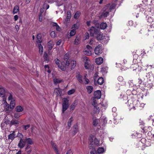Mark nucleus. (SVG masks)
Listing matches in <instances>:
<instances>
[{
	"label": "nucleus",
	"instance_id": "1",
	"mask_svg": "<svg viewBox=\"0 0 154 154\" xmlns=\"http://www.w3.org/2000/svg\"><path fill=\"white\" fill-rule=\"evenodd\" d=\"M150 74L149 72L146 73V74L141 73L138 79V82L139 84H141L143 82L146 83L147 82L149 84L151 82Z\"/></svg>",
	"mask_w": 154,
	"mask_h": 154
},
{
	"label": "nucleus",
	"instance_id": "2",
	"mask_svg": "<svg viewBox=\"0 0 154 154\" xmlns=\"http://www.w3.org/2000/svg\"><path fill=\"white\" fill-rule=\"evenodd\" d=\"M94 137L92 135L90 136V138L89 139V141L90 142V144L91 145L90 146V149H91V147L92 148V150H91L90 152V154H96V151L95 150L94 147H93V146H97L99 144V141L96 138H93Z\"/></svg>",
	"mask_w": 154,
	"mask_h": 154
},
{
	"label": "nucleus",
	"instance_id": "3",
	"mask_svg": "<svg viewBox=\"0 0 154 154\" xmlns=\"http://www.w3.org/2000/svg\"><path fill=\"white\" fill-rule=\"evenodd\" d=\"M116 5V3L112 4L111 5L110 4L106 5L103 8V10L104 11L102 14L101 16L105 17H107L108 15L109 12L115 8Z\"/></svg>",
	"mask_w": 154,
	"mask_h": 154
},
{
	"label": "nucleus",
	"instance_id": "4",
	"mask_svg": "<svg viewBox=\"0 0 154 154\" xmlns=\"http://www.w3.org/2000/svg\"><path fill=\"white\" fill-rule=\"evenodd\" d=\"M128 103L130 110L133 109V110H134L136 109V105L137 103V101L136 100H135L134 99L131 98L128 100Z\"/></svg>",
	"mask_w": 154,
	"mask_h": 154
},
{
	"label": "nucleus",
	"instance_id": "5",
	"mask_svg": "<svg viewBox=\"0 0 154 154\" xmlns=\"http://www.w3.org/2000/svg\"><path fill=\"white\" fill-rule=\"evenodd\" d=\"M106 122L107 120L106 118H104V119L101 118L100 119H97L93 120V124L94 126H96L98 124L100 126L101 125L103 126L106 124Z\"/></svg>",
	"mask_w": 154,
	"mask_h": 154
},
{
	"label": "nucleus",
	"instance_id": "6",
	"mask_svg": "<svg viewBox=\"0 0 154 154\" xmlns=\"http://www.w3.org/2000/svg\"><path fill=\"white\" fill-rule=\"evenodd\" d=\"M7 91L3 87L0 86V97L6 99V95L8 94Z\"/></svg>",
	"mask_w": 154,
	"mask_h": 154
},
{
	"label": "nucleus",
	"instance_id": "7",
	"mask_svg": "<svg viewBox=\"0 0 154 154\" xmlns=\"http://www.w3.org/2000/svg\"><path fill=\"white\" fill-rule=\"evenodd\" d=\"M93 51L92 48L89 45H87L84 50V53L87 55H91Z\"/></svg>",
	"mask_w": 154,
	"mask_h": 154
},
{
	"label": "nucleus",
	"instance_id": "8",
	"mask_svg": "<svg viewBox=\"0 0 154 154\" xmlns=\"http://www.w3.org/2000/svg\"><path fill=\"white\" fill-rule=\"evenodd\" d=\"M103 50L102 45H99L95 48L94 50V53L96 54L99 55L102 53Z\"/></svg>",
	"mask_w": 154,
	"mask_h": 154
},
{
	"label": "nucleus",
	"instance_id": "9",
	"mask_svg": "<svg viewBox=\"0 0 154 154\" xmlns=\"http://www.w3.org/2000/svg\"><path fill=\"white\" fill-rule=\"evenodd\" d=\"M89 31L90 35L91 36H94V34H97L99 32L98 29L94 26L91 27L89 30Z\"/></svg>",
	"mask_w": 154,
	"mask_h": 154
},
{
	"label": "nucleus",
	"instance_id": "10",
	"mask_svg": "<svg viewBox=\"0 0 154 154\" xmlns=\"http://www.w3.org/2000/svg\"><path fill=\"white\" fill-rule=\"evenodd\" d=\"M101 106H103L104 107H106L107 106V105L106 104L104 105L103 104H98L97 105L94 106V110L95 111V113L99 112L100 109H101Z\"/></svg>",
	"mask_w": 154,
	"mask_h": 154
},
{
	"label": "nucleus",
	"instance_id": "11",
	"mask_svg": "<svg viewBox=\"0 0 154 154\" xmlns=\"http://www.w3.org/2000/svg\"><path fill=\"white\" fill-rule=\"evenodd\" d=\"M131 69H132L133 71L137 70L139 71L141 70V68L140 67H139L137 64H134L131 65Z\"/></svg>",
	"mask_w": 154,
	"mask_h": 154
},
{
	"label": "nucleus",
	"instance_id": "12",
	"mask_svg": "<svg viewBox=\"0 0 154 154\" xmlns=\"http://www.w3.org/2000/svg\"><path fill=\"white\" fill-rule=\"evenodd\" d=\"M94 95L95 98L100 99L101 95V92L100 90L96 91L94 92Z\"/></svg>",
	"mask_w": 154,
	"mask_h": 154
},
{
	"label": "nucleus",
	"instance_id": "13",
	"mask_svg": "<svg viewBox=\"0 0 154 154\" xmlns=\"http://www.w3.org/2000/svg\"><path fill=\"white\" fill-rule=\"evenodd\" d=\"M85 62V68H88V65L91 63V61L87 57H85L84 59Z\"/></svg>",
	"mask_w": 154,
	"mask_h": 154
},
{
	"label": "nucleus",
	"instance_id": "14",
	"mask_svg": "<svg viewBox=\"0 0 154 154\" xmlns=\"http://www.w3.org/2000/svg\"><path fill=\"white\" fill-rule=\"evenodd\" d=\"M26 144L25 141L24 139H21L18 144V146L20 148H23Z\"/></svg>",
	"mask_w": 154,
	"mask_h": 154
},
{
	"label": "nucleus",
	"instance_id": "15",
	"mask_svg": "<svg viewBox=\"0 0 154 154\" xmlns=\"http://www.w3.org/2000/svg\"><path fill=\"white\" fill-rule=\"evenodd\" d=\"M95 62L97 64L100 65L103 63V59L101 57H99L96 59Z\"/></svg>",
	"mask_w": 154,
	"mask_h": 154
},
{
	"label": "nucleus",
	"instance_id": "16",
	"mask_svg": "<svg viewBox=\"0 0 154 154\" xmlns=\"http://www.w3.org/2000/svg\"><path fill=\"white\" fill-rule=\"evenodd\" d=\"M76 64V61L74 60H71L70 61V65L71 66V69H72L75 68Z\"/></svg>",
	"mask_w": 154,
	"mask_h": 154
},
{
	"label": "nucleus",
	"instance_id": "17",
	"mask_svg": "<svg viewBox=\"0 0 154 154\" xmlns=\"http://www.w3.org/2000/svg\"><path fill=\"white\" fill-rule=\"evenodd\" d=\"M58 67L62 71H65L66 70V67L64 66V62H62L58 65Z\"/></svg>",
	"mask_w": 154,
	"mask_h": 154
},
{
	"label": "nucleus",
	"instance_id": "18",
	"mask_svg": "<svg viewBox=\"0 0 154 154\" xmlns=\"http://www.w3.org/2000/svg\"><path fill=\"white\" fill-rule=\"evenodd\" d=\"M97 34V38L98 40H102L104 38V37L103 36V34L101 32H99Z\"/></svg>",
	"mask_w": 154,
	"mask_h": 154
},
{
	"label": "nucleus",
	"instance_id": "19",
	"mask_svg": "<svg viewBox=\"0 0 154 154\" xmlns=\"http://www.w3.org/2000/svg\"><path fill=\"white\" fill-rule=\"evenodd\" d=\"M77 74L76 77L77 80L80 83H83V81L82 80V76L79 73H77Z\"/></svg>",
	"mask_w": 154,
	"mask_h": 154
},
{
	"label": "nucleus",
	"instance_id": "20",
	"mask_svg": "<svg viewBox=\"0 0 154 154\" xmlns=\"http://www.w3.org/2000/svg\"><path fill=\"white\" fill-rule=\"evenodd\" d=\"M15 138V134L14 131L12 133L8 135V139L9 140H12Z\"/></svg>",
	"mask_w": 154,
	"mask_h": 154
},
{
	"label": "nucleus",
	"instance_id": "21",
	"mask_svg": "<svg viewBox=\"0 0 154 154\" xmlns=\"http://www.w3.org/2000/svg\"><path fill=\"white\" fill-rule=\"evenodd\" d=\"M15 109L17 112H21L23 110V107L20 106H17Z\"/></svg>",
	"mask_w": 154,
	"mask_h": 154
},
{
	"label": "nucleus",
	"instance_id": "22",
	"mask_svg": "<svg viewBox=\"0 0 154 154\" xmlns=\"http://www.w3.org/2000/svg\"><path fill=\"white\" fill-rule=\"evenodd\" d=\"M54 44L51 41H49L48 43V46L49 50H51L53 48Z\"/></svg>",
	"mask_w": 154,
	"mask_h": 154
},
{
	"label": "nucleus",
	"instance_id": "23",
	"mask_svg": "<svg viewBox=\"0 0 154 154\" xmlns=\"http://www.w3.org/2000/svg\"><path fill=\"white\" fill-rule=\"evenodd\" d=\"M105 151L103 147H99L97 150V152L98 154L102 153Z\"/></svg>",
	"mask_w": 154,
	"mask_h": 154
},
{
	"label": "nucleus",
	"instance_id": "24",
	"mask_svg": "<svg viewBox=\"0 0 154 154\" xmlns=\"http://www.w3.org/2000/svg\"><path fill=\"white\" fill-rule=\"evenodd\" d=\"M107 26V24L105 23H101L100 25V28L102 29H105Z\"/></svg>",
	"mask_w": 154,
	"mask_h": 154
},
{
	"label": "nucleus",
	"instance_id": "25",
	"mask_svg": "<svg viewBox=\"0 0 154 154\" xmlns=\"http://www.w3.org/2000/svg\"><path fill=\"white\" fill-rule=\"evenodd\" d=\"M25 141V143H27L30 145L33 144V141L31 138H26L24 140Z\"/></svg>",
	"mask_w": 154,
	"mask_h": 154
},
{
	"label": "nucleus",
	"instance_id": "26",
	"mask_svg": "<svg viewBox=\"0 0 154 154\" xmlns=\"http://www.w3.org/2000/svg\"><path fill=\"white\" fill-rule=\"evenodd\" d=\"M68 105L67 104L63 103L62 106V112L63 113L68 109Z\"/></svg>",
	"mask_w": 154,
	"mask_h": 154
},
{
	"label": "nucleus",
	"instance_id": "27",
	"mask_svg": "<svg viewBox=\"0 0 154 154\" xmlns=\"http://www.w3.org/2000/svg\"><path fill=\"white\" fill-rule=\"evenodd\" d=\"M37 39V42L40 43L42 42V36L40 33H38L37 34L36 37Z\"/></svg>",
	"mask_w": 154,
	"mask_h": 154
},
{
	"label": "nucleus",
	"instance_id": "28",
	"mask_svg": "<svg viewBox=\"0 0 154 154\" xmlns=\"http://www.w3.org/2000/svg\"><path fill=\"white\" fill-rule=\"evenodd\" d=\"M54 93L56 94L57 96H60L61 93V91L59 88H56L55 89Z\"/></svg>",
	"mask_w": 154,
	"mask_h": 154
},
{
	"label": "nucleus",
	"instance_id": "29",
	"mask_svg": "<svg viewBox=\"0 0 154 154\" xmlns=\"http://www.w3.org/2000/svg\"><path fill=\"white\" fill-rule=\"evenodd\" d=\"M15 105V100H14L11 101L10 103V108L13 109Z\"/></svg>",
	"mask_w": 154,
	"mask_h": 154
},
{
	"label": "nucleus",
	"instance_id": "30",
	"mask_svg": "<svg viewBox=\"0 0 154 154\" xmlns=\"http://www.w3.org/2000/svg\"><path fill=\"white\" fill-rule=\"evenodd\" d=\"M103 79L102 77H100L97 81V83L100 85H102L103 83Z\"/></svg>",
	"mask_w": 154,
	"mask_h": 154
},
{
	"label": "nucleus",
	"instance_id": "31",
	"mask_svg": "<svg viewBox=\"0 0 154 154\" xmlns=\"http://www.w3.org/2000/svg\"><path fill=\"white\" fill-rule=\"evenodd\" d=\"M86 88L87 90V91L89 94H90L93 91V88L91 86H88Z\"/></svg>",
	"mask_w": 154,
	"mask_h": 154
},
{
	"label": "nucleus",
	"instance_id": "32",
	"mask_svg": "<svg viewBox=\"0 0 154 154\" xmlns=\"http://www.w3.org/2000/svg\"><path fill=\"white\" fill-rule=\"evenodd\" d=\"M19 11V8L17 5L15 6L13 10L14 14H16Z\"/></svg>",
	"mask_w": 154,
	"mask_h": 154
},
{
	"label": "nucleus",
	"instance_id": "33",
	"mask_svg": "<svg viewBox=\"0 0 154 154\" xmlns=\"http://www.w3.org/2000/svg\"><path fill=\"white\" fill-rule=\"evenodd\" d=\"M88 68H86V69H89L90 71L93 70L94 68V65L93 64L90 63L89 65H88Z\"/></svg>",
	"mask_w": 154,
	"mask_h": 154
},
{
	"label": "nucleus",
	"instance_id": "34",
	"mask_svg": "<svg viewBox=\"0 0 154 154\" xmlns=\"http://www.w3.org/2000/svg\"><path fill=\"white\" fill-rule=\"evenodd\" d=\"M38 48L39 49V53L41 54H42L43 51V49L42 46L40 44L38 45Z\"/></svg>",
	"mask_w": 154,
	"mask_h": 154
},
{
	"label": "nucleus",
	"instance_id": "35",
	"mask_svg": "<svg viewBox=\"0 0 154 154\" xmlns=\"http://www.w3.org/2000/svg\"><path fill=\"white\" fill-rule=\"evenodd\" d=\"M28 149H29V150L27 151V153L30 154L31 153L32 150L31 149V146L29 145H28L25 148L26 151Z\"/></svg>",
	"mask_w": 154,
	"mask_h": 154
},
{
	"label": "nucleus",
	"instance_id": "36",
	"mask_svg": "<svg viewBox=\"0 0 154 154\" xmlns=\"http://www.w3.org/2000/svg\"><path fill=\"white\" fill-rule=\"evenodd\" d=\"M51 145H52V146L53 147L54 149L55 150V151L56 152L57 154H58V149L57 148V147L56 144L54 143H52Z\"/></svg>",
	"mask_w": 154,
	"mask_h": 154
},
{
	"label": "nucleus",
	"instance_id": "37",
	"mask_svg": "<svg viewBox=\"0 0 154 154\" xmlns=\"http://www.w3.org/2000/svg\"><path fill=\"white\" fill-rule=\"evenodd\" d=\"M73 132L74 134H75L78 131V128L76 126H74L73 127Z\"/></svg>",
	"mask_w": 154,
	"mask_h": 154
},
{
	"label": "nucleus",
	"instance_id": "38",
	"mask_svg": "<svg viewBox=\"0 0 154 154\" xmlns=\"http://www.w3.org/2000/svg\"><path fill=\"white\" fill-rule=\"evenodd\" d=\"M72 121H73L72 118V117H71L69 119V121L68 122V126L69 127V128L70 127V126L71 125L72 122Z\"/></svg>",
	"mask_w": 154,
	"mask_h": 154
},
{
	"label": "nucleus",
	"instance_id": "39",
	"mask_svg": "<svg viewBox=\"0 0 154 154\" xmlns=\"http://www.w3.org/2000/svg\"><path fill=\"white\" fill-rule=\"evenodd\" d=\"M80 40V39L79 38L76 37L74 41V44L76 45L78 44Z\"/></svg>",
	"mask_w": 154,
	"mask_h": 154
},
{
	"label": "nucleus",
	"instance_id": "40",
	"mask_svg": "<svg viewBox=\"0 0 154 154\" xmlns=\"http://www.w3.org/2000/svg\"><path fill=\"white\" fill-rule=\"evenodd\" d=\"M4 100H3L4 102L3 103V105H4V107L5 108L6 107H8L9 106V104L7 103V102H6L5 100V99H4Z\"/></svg>",
	"mask_w": 154,
	"mask_h": 154
},
{
	"label": "nucleus",
	"instance_id": "41",
	"mask_svg": "<svg viewBox=\"0 0 154 154\" xmlns=\"http://www.w3.org/2000/svg\"><path fill=\"white\" fill-rule=\"evenodd\" d=\"M56 35L54 31H52L50 33V36L52 38H55Z\"/></svg>",
	"mask_w": 154,
	"mask_h": 154
},
{
	"label": "nucleus",
	"instance_id": "42",
	"mask_svg": "<svg viewBox=\"0 0 154 154\" xmlns=\"http://www.w3.org/2000/svg\"><path fill=\"white\" fill-rule=\"evenodd\" d=\"M61 82V80L58 79H54V82L55 84L60 83Z\"/></svg>",
	"mask_w": 154,
	"mask_h": 154
},
{
	"label": "nucleus",
	"instance_id": "43",
	"mask_svg": "<svg viewBox=\"0 0 154 154\" xmlns=\"http://www.w3.org/2000/svg\"><path fill=\"white\" fill-rule=\"evenodd\" d=\"M80 12H77L75 14L74 16V18L75 19H77V18H78L79 17V15H80Z\"/></svg>",
	"mask_w": 154,
	"mask_h": 154
},
{
	"label": "nucleus",
	"instance_id": "44",
	"mask_svg": "<svg viewBox=\"0 0 154 154\" xmlns=\"http://www.w3.org/2000/svg\"><path fill=\"white\" fill-rule=\"evenodd\" d=\"M76 105V103L74 102L72 104V105H71V106L70 108V109L72 110H73L74 109L75 107V106Z\"/></svg>",
	"mask_w": 154,
	"mask_h": 154
},
{
	"label": "nucleus",
	"instance_id": "45",
	"mask_svg": "<svg viewBox=\"0 0 154 154\" xmlns=\"http://www.w3.org/2000/svg\"><path fill=\"white\" fill-rule=\"evenodd\" d=\"M11 124L12 125L17 124H18V122L17 120H13L11 121Z\"/></svg>",
	"mask_w": 154,
	"mask_h": 154
},
{
	"label": "nucleus",
	"instance_id": "46",
	"mask_svg": "<svg viewBox=\"0 0 154 154\" xmlns=\"http://www.w3.org/2000/svg\"><path fill=\"white\" fill-rule=\"evenodd\" d=\"M75 90L74 89H72L69 91L68 92V94L69 95H71L74 93Z\"/></svg>",
	"mask_w": 154,
	"mask_h": 154
},
{
	"label": "nucleus",
	"instance_id": "47",
	"mask_svg": "<svg viewBox=\"0 0 154 154\" xmlns=\"http://www.w3.org/2000/svg\"><path fill=\"white\" fill-rule=\"evenodd\" d=\"M48 54L45 52L44 54V60L46 61H48Z\"/></svg>",
	"mask_w": 154,
	"mask_h": 154
},
{
	"label": "nucleus",
	"instance_id": "48",
	"mask_svg": "<svg viewBox=\"0 0 154 154\" xmlns=\"http://www.w3.org/2000/svg\"><path fill=\"white\" fill-rule=\"evenodd\" d=\"M75 29H73L72 30H71L70 32V35L71 36H73L75 33Z\"/></svg>",
	"mask_w": 154,
	"mask_h": 154
},
{
	"label": "nucleus",
	"instance_id": "49",
	"mask_svg": "<svg viewBox=\"0 0 154 154\" xmlns=\"http://www.w3.org/2000/svg\"><path fill=\"white\" fill-rule=\"evenodd\" d=\"M30 127V125H23V128L25 130H27Z\"/></svg>",
	"mask_w": 154,
	"mask_h": 154
},
{
	"label": "nucleus",
	"instance_id": "50",
	"mask_svg": "<svg viewBox=\"0 0 154 154\" xmlns=\"http://www.w3.org/2000/svg\"><path fill=\"white\" fill-rule=\"evenodd\" d=\"M20 115L18 113H15L14 115V117L16 119L18 118L20 116Z\"/></svg>",
	"mask_w": 154,
	"mask_h": 154
},
{
	"label": "nucleus",
	"instance_id": "51",
	"mask_svg": "<svg viewBox=\"0 0 154 154\" xmlns=\"http://www.w3.org/2000/svg\"><path fill=\"white\" fill-rule=\"evenodd\" d=\"M8 94H9V96L8 98V100L11 101L12 100H14V99L13 98L12 94H11L10 93H8Z\"/></svg>",
	"mask_w": 154,
	"mask_h": 154
},
{
	"label": "nucleus",
	"instance_id": "52",
	"mask_svg": "<svg viewBox=\"0 0 154 154\" xmlns=\"http://www.w3.org/2000/svg\"><path fill=\"white\" fill-rule=\"evenodd\" d=\"M138 134L137 132L134 131L133 132V133L132 134V136L133 137H137L138 135Z\"/></svg>",
	"mask_w": 154,
	"mask_h": 154
},
{
	"label": "nucleus",
	"instance_id": "53",
	"mask_svg": "<svg viewBox=\"0 0 154 154\" xmlns=\"http://www.w3.org/2000/svg\"><path fill=\"white\" fill-rule=\"evenodd\" d=\"M63 103H65L66 104H67L68 103V102L69 101V100L67 98H64L63 99Z\"/></svg>",
	"mask_w": 154,
	"mask_h": 154
},
{
	"label": "nucleus",
	"instance_id": "54",
	"mask_svg": "<svg viewBox=\"0 0 154 154\" xmlns=\"http://www.w3.org/2000/svg\"><path fill=\"white\" fill-rule=\"evenodd\" d=\"M85 82L84 83L85 84H88L89 82V80L85 77Z\"/></svg>",
	"mask_w": 154,
	"mask_h": 154
},
{
	"label": "nucleus",
	"instance_id": "55",
	"mask_svg": "<svg viewBox=\"0 0 154 154\" xmlns=\"http://www.w3.org/2000/svg\"><path fill=\"white\" fill-rule=\"evenodd\" d=\"M9 109V106L8 107H7L5 108V111L6 112V113H9L10 112V110Z\"/></svg>",
	"mask_w": 154,
	"mask_h": 154
},
{
	"label": "nucleus",
	"instance_id": "56",
	"mask_svg": "<svg viewBox=\"0 0 154 154\" xmlns=\"http://www.w3.org/2000/svg\"><path fill=\"white\" fill-rule=\"evenodd\" d=\"M118 80L119 81L122 82L123 80V78L122 76H119L118 78Z\"/></svg>",
	"mask_w": 154,
	"mask_h": 154
},
{
	"label": "nucleus",
	"instance_id": "57",
	"mask_svg": "<svg viewBox=\"0 0 154 154\" xmlns=\"http://www.w3.org/2000/svg\"><path fill=\"white\" fill-rule=\"evenodd\" d=\"M44 8H46V9H48L49 7V6L47 4H46L45 3H44L43 5Z\"/></svg>",
	"mask_w": 154,
	"mask_h": 154
},
{
	"label": "nucleus",
	"instance_id": "58",
	"mask_svg": "<svg viewBox=\"0 0 154 154\" xmlns=\"http://www.w3.org/2000/svg\"><path fill=\"white\" fill-rule=\"evenodd\" d=\"M89 44L91 45H93L95 44L94 41V39H91L89 42Z\"/></svg>",
	"mask_w": 154,
	"mask_h": 154
},
{
	"label": "nucleus",
	"instance_id": "59",
	"mask_svg": "<svg viewBox=\"0 0 154 154\" xmlns=\"http://www.w3.org/2000/svg\"><path fill=\"white\" fill-rule=\"evenodd\" d=\"M6 123V124H7L8 123V120L6 119H4L3 121V122H2V125H4V123Z\"/></svg>",
	"mask_w": 154,
	"mask_h": 154
},
{
	"label": "nucleus",
	"instance_id": "60",
	"mask_svg": "<svg viewBox=\"0 0 154 154\" xmlns=\"http://www.w3.org/2000/svg\"><path fill=\"white\" fill-rule=\"evenodd\" d=\"M72 28H74V29H76L78 28V26L76 24H75L72 25Z\"/></svg>",
	"mask_w": 154,
	"mask_h": 154
},
{
	"label": "nucleus",
	"instance_id": "61",
	"mask_svg": "<svg viewBox=\"0 0 154 154\" xmlns=\"http://www.w3.org/2000/svg\"><path fill=\"white\" fill-rule=\"evenodd\" d=\"M147 20L148 22L149 23H152L153 21V20L151 17H149Z\"/></svg>",
	"mask_w": 154,
	"mask_h": 154
},
{
	"label": "nucleus",
	"instance_id": "62",
	"mask_svg": "<svg viewBox=\"0 0 154 154\" xmlns=\"http://www.w3.org/2000/svg\"><path fill=\"white\" fill-rule=\"evenodd\" d=\"M39 20L41 22L42 21V13H41L39 16Z\"/></svg>",
	"mask_w": 154,
	"mask_h": 154
},
{
	"label": "nucleus",
	"instance_id": "63",
	"mask_svg": "<svg viewBox=\"0 0 154 154\" xmlns=\"http://www.w3.org/2000/svg\"><path fill=\"white\" fill-rule=\"evenodd\" d=\"M96 103H97V101L96 100L94 99L92 103V105L94 106H96Z\"/></svg>",
	"mask_w": 154,
	"mask_h": 154
},
{
	"label": "nucleus",
	"instance_id": "64",
	"mask_svg": "<svg viewBox=\"0 0 154 154\" xmlns=\"http://www.w3.org/2000/svg\"><path fill=\"white\" fill-rule=\"evenodd\" d=\"M72 151L70 150L69 149L66 152V154H72Z\"/></svg>",
	"mask_w": 154,
	"mask_h": 154
}]
</instances>
